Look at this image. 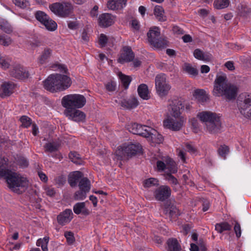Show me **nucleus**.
Segmentation results:
<instances>
[{"mask_svg": "<svg viewBox=\"0 0 251 251\" xmlns=\"http://www.w3.org/2000/svg\"><path fill=\"white\" fill-rule=\"evenodd\" d=\"M14 88L12 83H3L0 87V96L2 98L9 96L13 93Z\"/></svg>", "mask_w": 251, "mask_h": 251, "instance_id": "6ab92c4d", "label": "nucleus"}, {"mask_svg": "<svg viewBox=\"0 0 251 251\" xmlns=\"http://www.w3.org/2000/svg\"><path fill=\"white\" fill-rule=\"evenodd\" d=\"M150 127L136 123H131L126 126V128L129 132L145 138L149 135Z\"/></svg>", "mask_w": 251, "mask_h": 251, "instance_id": "1a4fd4ad", "label": "nucleus"}, {"mask_svg": "<svg viewBox=\"0 0 251 251\" xmlns=\"http://www.w3.org/2000/svg\"><path fill=\"white\" fill-rule=\"evenodd\" d=\"M229 0H216L214 5L216 8L220 9L227 7L229 4Z\"/></svg>", "mask_w": 251, "mask_h": 251, "instance_id": "a19ab883", "label": "nucleus"}, {"mask_svg": "<svg viewBox=\"0 0 251 251\" xmlns=\"http://www.w3.org/2000/svg\"><path fill=\"white\" fill-rule=\"evenodd\" d=\"M79 189L89 192L90 189V181L87 177H82L78 183Z\"/></svg>", "mask_w": 251, "mask_h": 251, "instance_id": "f704fd0d", "label": "nucleus"}, {"mask_svg": "<svg viewBox=\"0 0 251 251\" xmlns=\"http://www.w3.org/2000/svg\"><path fill=\"white\" fill-rule=\"evenodd\" d=\"M10 75L16 78L23 79L28 77V72L21 65L16 64L9 71Z\"/></svg>", "mask_w": 251, "mask_h": 251, "instance_id": "ddd939ff", "label": "nucleus"}, {"mask_svg": "<svg viewBox=\"0 0 251 251\" xmlns=\"http://www.w3.org/2000/svg\"><path fill=\"white\" fill-rule=\"evenodd\" d=\"M52 50L48 48H46L43 51L41 55L38 58V62L40 64L45 63L47 60L50 57Z\"/></svg>", "mask_w": 251, "mask_h": 251, "instance_id": "c756f323", "label": "nucleus"}, {"mask_svg": "<svg viewBox=\"0 0 251 251\" xmlns=\"http://www.w3.org/2000/svg\"><path fill=\"white\" fill-rule=\"evenodd\" d=\"M167 251H181V247L176 238H169L167 241Z\"/></svg>", "mask_w": 251, "mask_h": 251, "instance_id": "393cba45", "label": "nucleus"}, {"mask_svg": "<svg viewBox=\"0 0 251 251\" xmlns=\"http://www.w3.org/2000/svg\"><path fill=\"white\" fill-rule=\"evenodd\" d=\"M64 236L66 238L67 242L69 245H72L75 242V238L73 232L70 231L65 232Z\"/></svg>", "mask_w": 251, "mask_h": 251, "instance_id": "09e8293b", "label": "nucleus"}, {"mask_svg": "<svg viewBox=\"0 0 251 251\" xmlns=\"http://www.w3.org/2000/svg\"><path fill=\"white\" fill-rule=\"evenodd\" d=\"M70 159L74 163L77 165L83 164V160L80 155L77 152L71 151L69 154Z\"/></svg>", "mask_w": 251, "mask_h": 251, "instance_id": "473e14b6", "label": "nucleus"}, {"mask_svg": "<svg viewBox=\"0 0 251 251\" xmlns=\"http://www.w3.org/2000/svg\"><path fill=\"white\" fill-rule=\"evenodd\" d=\"M164 206V213L168 215L171 219L175 218L177 216L178 210L176 206L171 204L169 201H167Z\"/></svg>", "mask_w": 251, "mask_h": 251, "instance_id": "aec40b11", "label": "nucleus"}, {"mask_svg": "<svg viewBox=\"0 0 251 251\" xmlns=\"http://www.w3.org/2000/svg\"><path fill=\"white\" fill-rule=\"evenodd\" d=\"M71 84L72 81L70 77L58 74L50 75L44 81L45 88L51 92L65 90L68 89Z\"/></svg>", "mask_w": 251, "mask_h": 251, "instance_id": "f03ea898", "label": "nucleus"}, {"mask_svg": "<svg viewBox=\"0 0 251 251\" xmlns=\"http://www.w3.org/2000/svg\"><path fill=\"white\" fill-rule=\"evenodd\" d=\"M238 88L229 83L226 75H217L214 81L213 94L216 97H223L230 100L236 98Z\"/></svg>", "mask_w": 251, "mask_h": 251, "instance_id": "f257e3e1", "label": "nucleus"}, {"mask_svg": "<svg viewBox=\"0 0 251 251\" xmlns=\"http://www.w3.org/2000/svg\"><path fill=\"white\" fill-rule=\"evenodd\" d=\"M158 179L152 177L145 180L143 182V185L146 188H150L154 186H158Z\"/></svg>", "mask_w": 251, "mask_h": 251, "instance_id": "79ce46f5", "label": "nucleus"}, {"mask_svg": "<svg viewBox=\"0 0 251 251\" xmlns=\"http://www.w3.org/2000/svg\"><path fill=\"white\" fill-rule=\"evenodd\" d=\"M49 8L52 12L59 16H60V15H65L67 13L66 11L67 10H66L65 12H61L63 11L61 10V8H62V4L61 2L52 3L49 6Z\"/></svg>", "mask_w": 251, "mask_h": 251, "instance_id": "c85d7f7f", "label": "nucleus"}, {"mask_svg": "<svg viewBox=\"0 0 251 251\" xmlns=\"http://www.w3.org/2000/svg\"><path fill=\"white\" fill-rule=\"evenodd\" d=\"M185 101L182 99H176L172 100L170 104L171 107V114L175 118L180 117V110L184 109Z\"/></svg>", "mask_w": 251, "mask_h": 251, "instance_id": "4468645a", "label": "nucleus"}, {"mask_svg": "<svg viewBox=\"0 0 251 251\" xmlns=\"http://www.w3.org/2000/svg\"><path fill=\"white\" fill-rule=\"evenodd\" d=\"M43 25L50 31L55 30L57 26L56 23L50 17L48 18V21H46L45 23L43 24Z\"/></svg>", "mask_w": 251, "mask_h": 251, "instance_id": "ea45409f", "label": "nucleus"}, {"mask_svg": "<svg viewBox=\"0 0 251 251\" xmlns=\"http://www.w3.org/2000/svg\"><path fill=\"white\" fill-rule=\"evenodd\" d=\"M183 122L182 118L178 120L170 118L164 121V126L173 131H178L181 128Z\"/></svg>", "mask_w": 251, "mask_h": 251, "instance_id": "2eb2a0df", "label": "nucleus"}, {"mask_svg": "<svg viewBox=\"0 0 251 251\" xmlns=\"http://www.w3.org/2000/svg\"><path fill=\"white\" fill-rule=\"evenodd\" d=\"M108 41L107 36L104 34H101L99 37V44L101 47H105Z\"/></svg>", "mask_w": 251, "mask_h": 251, "instance_id": "4d7b16f0", "label": "nucleus"}, {"mask_svg": "<svg viewBox=\"0 0 251 251\" xmlns=\"http://www.w3.org/2000/svg\"><path fill=\"white\" fill-rule=\"evenodd\" d=\"M18 164L21 167H26L28 165V161L23 157H19L17 160Z\"/></svg>", "mask_w": 251, "mask_h": 251, "instance_id": "6e6d98bb", "label": "nucleus"}, {"mask_svg": "<svg viewBox=\"0 0 251 251\" xmlns=\"http://www.w3.org/2000/svg\"><path fill=\"white\" fill-rule=\"evenodd\" d=\"M0 174L5 179L9 188L14 192L21 194L28 186L26 178L20 176L17 173L9 170H2Z\"/></svg>", "mask_w": 251, "mask_h": 251, "instance_id": "7ed1b4c3", "label": "nucleus"}, {"mask_svg": "<svg viewBox=\"0 0 251 251\" xmlns=\"http://www.w3.org/2000/svg\"><path fill=\"white\" fill-rule=\"evenodd\" d=\"M54 181L59 186H62L65 183L66 179L63 176H59L54 179Z\"/></svg>", "mask_w": 251, "mask_h": 251, "instance_id": "13d9d810", "label": "nucleus"}, {"mask_svg": "<svg viewBox=\"0 0 251 251\" xmlns=\"http://www.w3.org/2000/svg\"><path fill=\"white\" fill-rule=\"evenodd\" d=\"M237 9L238 14L241 17L247 18L251 16V7L245 2L240 3Z\"/></svg>", "mask_w": 251, "mask_h": 251, "instance_id": "412c9836", "label": "nucleus"}, {"mask_svg": "<svg viewBox=\"0 0 251 251\" xmlns=\"http://www.w3.org/2000/svg\"><path fill=\"white\" fill-rule=\"evenodd\" d=\"M10 61L9 59L5 57H0V65L4 69H7L9 67Z\"/></svg>", "mask_w": 251, "mask_h": 251, "instance_id": "603ef678", "label": "nucleus"}, {"mask_svg": "<svg viewBox=\"0 0 251 251\" xmlns=\"http://www.w3.org/2000/svg\"><path fill=\"white\" fill-rule=\"evenodd\" d=\"M212 58V55L211 54L208 52H203V55L201 57V60L203 61H210Z\"/></svg>", "mask_w": 251, "mask_h": 251, "instance_id": "338daca9", "label": "nucleus"}, {"mask_svg": "<svg viewBox=\"0 0 251 251\" xmlns=\"http://www.w3.org/2000/svg\"><path fill=\"white\" fill-rule=\"evenodd\" d=\"M20 121L22 123V126L25 128L29 127L31 125V120L27 116H22L20 118Z\"/></svg>", "mask_w": 251, "mask_h": 251, "instance_id": "8fccbe9b", "label": "nucleus"}, {"mask_svg": "<svg viewBox=\"0 0 251 251\" xmlns=\"http://www.w3.org/2000/svg\"><path fill=\"white\" fill-rule=\"evenodd\" d=\"M73 218V213L72 210L66 209L57 216V221L60 225L63 226L70 223Z\"/></svg>", "mask_w": 251, "mask_h": 251, "instance_id": "dca6fc26", "label": "nucleus"}, {"mask_svg": "<svg viewBox=\"0 0 251 251\" xmlns=\"http://www.w3.org/2000/svg\"><path fill=\"white\" fill-rule=\"evenodd\" d=\"M159 29L157 27L151 28L147 33L148 41L150 44L157 49H162L168 46V42L160 37Z\"/></svg>", "mask_w": 251, "mask_h": 251, "instance_id": "423d86ee", "label": "nucleus"}, {"mask_svg": "<svg viewBox=\"0 0 251 251\" xmlns=\"http://www.w3.org/2000/svg\"><path fill=\"white\" fill-rule=\"evenodd\" d=\"M0 28L6 33L9 34L13 31V28L10 24L5 19L0 17Z\"/></svg>", "mask_w": 251, "mask_h": 251, "instance_id": "7c9ffc66", "label": "nucleus"}, {"mask_svg": "<svg viewBox=\"0 0 251 251\" xmlns=\"http://www.w3.org/2000/svg\"><path fill=\"white\" fill-rule=\"evenodd\" d=\"M105 88L108 91L112 92L116 90V84L114 81H110L107 82L105 85Z\"/></svg>", "mask_w": 251, "mask_h": 251, "instance_id": "864d4df0", "label": "nucleus"}, {"mask_svg": "<svg viewBox=\"0 0 251 251\" xmlns=\"http://www.w3.org/2000/svg\"><path fill=\"white\" fill-rule=\"evenodd\" d=\"M198 117L201 121L205 123L207 131L211 134H217L221 132L222 124L220 117L215 113L203 111L199 113Z\"/></svg>", "mask_w": 251, "mask_h": 251, "instance_id": "20e7f679", "label": "nucleus"}, {"mask_svg": "<svg viewBox=\"0 0 251 251\" xmlns=\"http://www.w3.org/2000/svg\"><path fill=\"white\" fill-rule=\"evenodd\" d=\"M156 166L157 169L159 171H164L166 168V164L164 162L162 161H157L156 163Z\"/></svg>", "mask_w": 251, "mask_h": 251, "instance_id": "69168bd1", "label": "nucleus"}, {"mask_svg": "<svg viewBox=\"0 0 251 251\" xmlns=\"http://www.w3.org/2000/svg\"><path fill=\"white\" fill-rule=\"evenodd\" d=\"M149 135L146 136V138H149L152 142L156 144H160L163 141V137L162 135L159 134L156 130L150 127L148 132Z\"/></svg>", "mask_w": 251, "mask_h": 251, "instance_id": "5701e85b", "label": "nucleus"}, {"mask_svg": "<svg viewBox=\"0 0 251 251\" xmlns=\"http://www.w3.org/2000/svg\"><path fill=\"white\" fill-rule=\"evenodd\" d=\"M234 230L235 231V233L236 234V237L239 238L241 235V226L240 224L238 222H236L234 227Z\"/></svg>", "mask_w": 251, "mask_h": 251, "instance_id": "bf43d9fd", "label": "nucleus"}, {"mask_svg": "<svg viewBox=\"0 0 251 251\" xmlns=\"http://www.w3.org/2000/svg\"><path fill=\"white\" fill-rule=\"evenodd\" d=\"M245 114H241L245 118L251 119V107H249L248 109L245 110Z\"/></svg>", "mask_w": 251, "mask_h": 251, "instance_id": "774afa93", "label": "nucleus"}, {"mask_svg": "<svg viewBox=\"0 0 251 251\" xmlns=\"http://www.w3.org/2000/svg\"><path fill=\"white\" fill-rule=\"evenodd\" d=\"M46 152H53L57 151L59 148V144L56 142H49L44 145Z\"/></svg>", "mask_w": 251, "mask_h": 251, "instance_id": "e433bc0d", "label": "nucleus"}, {"mask_svg": "<svg viewBox=\"0 0 251 251\" xmlns=\"http://www.w3.org/2000/svg\"><path fill=\"white\" fill-rule=\"evenodd\" d=\"M131 25L133 28L136 30H138L140 29V26L139 23L137 19H133L131 21Z\"/></svg>", "mask_w": 251, "mask_h": 251, "instance_id": "0e129e2a", "label": "nucleus"}, {"mask_svg": "<svg viewBox=\"0 0 251 251\" xmlns=\"http://www.w3.org/2000/svg\"><path fill=\"white\" fill-rule=\"evenodd\" d=\"M82 173L79 171L74 172L73 173L70 174L68 182L70 186L72 187H76L77 185V183L79 182V181L82 178Z\"/></svg>", "mask_w": 251, "mask_h": 251, "instance_id": "b1692460", "label": "nucleus"}, {"mask_svg": "<svg viewBox=\"0 0 251 251\" xmlns=\"http://www.w3.org/2000/svg\"><path fill=\"white\" fill-rule=\"evenodd\" d=\"M237 104L240 113L245 114V110L251 107V95H240L237 100Z\"/></svg>", "mask_w": 251, "mask_h": 251, "instance_id": "9b49d317", "label": "nucleus"}, {"mask_svg": "<svg viewBox=\"0 0 251 251\" xmlns=\"http://www.w3.org/2000/svg\"><path fill=\"white\" fill-rule=\"evenodd\" d=\"M191 122L192 126L193 127L194 131L195 133H197L199 130L198 123L197 120H196L195 118H193L191 119Z\"/></svg>", "mask_w": 251, "mask_h": 251, "instance_id": "680f3d73", "label": "nucleus"}, {"mask_svg": "<svg viewBox=\"0 0 251 251\" xmlns=\"http://www.w3.org/2000/svg\"><path fill=\"white\" fill-rule=\"evenodd\" d=\"M86 102L84 96L79 94L68 95L64 96L62 100V104L66 109L81 108Z\"/></svg>", "mask_w": 251, "mask_h": 251, "instance_id": "39448f33", "label": "nucleus"}, {"mask_svg": "<svg viewBox=\"0 0 251 251\" xmlns=\"http://www.w3.org/2000/svg\"><path fill=\"white\" fill-rule=\"evenodd\" d=\"M64 114L69 119L77 122L83 121L86 117V115L83 112L74 108L66 109Z\"/></svg>", "mask_w": 251, "mask_h": 251, "instance_id": "9d476101", "label": "nucleus"}, {"mask_svg": "<svg viewBox=\"0 0 251 251\" xmlns=\"http://www.w3.org/2000/svg\"><path fill=\"white\" fill-rule=\"evenodd\" d=\"M119 77L125 88L127 89L131 81V78L129 76L126 75L122 73L119 75Z\"/></svg>", "mask_w": 251, "mask_h": 251, "instance_id": "a18cd8bd", "label": "nucleus"}, {"mask_svg": "<svg viewBox=\"0 0 251 251\" xmlns=\"http://www.w3.org/2000/svg\"><path fill=\"white\" fill-rule=\"evenodd\" d=\"M134 57V53L130 47L126 46L124 48V52L119 58V62L123 63L132 61Z\"/></svg>", "mask_w": 251, "mask_h": 251, "instance_id": "a211bd4d", "label": "nucleus"}, {"mask_svg": "<svg viewBox=\"0 0 251 251\" xmlns=\"http://www.w3.org/2000/svg\"><path fill=\"white\" fill-rule=\"evenodd\" d=\"M61 3L62 4V8H61V10H62V11H64V12H65L66 10L67 11H66L67 13L63 15H60V17H68L73 11V5L70 2H61Z\"/></svg>", "mask_w": 251, "mask_h": 251, "instance_id": "c9c22d12", "label": "nucleus"}, {"mask_svg": "<svg viewBox=\"0 0 251 251\" xmlns=\"http://www.w3.org/2000/svg\"><path fill=\"white\" fill-rule=\"evenodd\" d=\"M154 14L159 21L164 22L166 21V17L164 15V11L162 6H155L154 8Z\"/></svg>", "mask_w": 251, "mask_h": 251, "instance_id": "cd10ccee", "label": "nucleus"}, {"mask_svg": "<svg viewBox=\"0 0 251 251\" xmlns=\"http://www.w3.org/2000/svg\"><path fill=\"white\" fill-rule=\"evenodd\" d=\"M88 192L85 190H80L76 191L74 195V199L75 200H83L86 197V193Z\"/></svg>", "mask_w": 251, "mask_h": 251, "instance_id": "3c124183", "label": "nucleus"}, {"mask_svg": "<svg viewBox=\"0 0 251 251\" xmlns=\"http://www.w3.org/2000/svg\"><path fill=\"white\" fill-rule=\"evenodd\" d=\"M141 150L139 144H130L123 145L119 147L116 153L121 160H127L129 157L136 154Z\"/></svg>", "mask_w": 251, "mask_h": 251, "instance_id": "0eeeda50", "label": "nucleus"}, {"mask_svg": "<svg viewBox=\"0 0 251 251\" xmlns=\"http://www.w3.org/2000/svg\"><path fill=\"white\" fill-rule=\"evenodd\" d=\"M114 17L109 13H103L100 15L98 21L99 25L102 27L111 26L114 23Z\"/></svg>", "mask_w": 251, "mask_h": 251, "instance_id": "f3484780", "label": "nucleus"}, {"mask_svg": "<svg viewBox=\"0 0 251 251\" xmlns=\"http://www.w3.org/2000/svg\"><path fill=\"white\" fill-rule=\"evenodd\" d=\"M183 69L186 73L192 76H196L198 74L197 69L188 63L184 64Z\"/></svg>", "mask_w": 251, "mask_h": 251, "instance_id": "4c0bfd02", "label": "nucleus"}, {"mask_svg": "<svg viewBox=\"0 0 251 251\" xmlns=\"http://www.w3.org/2000/svg\"><path fill=\"white\" fill-rule=\"evenodd\" d=\"M12 43V40L9 36L5 34L0 35V44L4 46H8Z\"/></svg>", "mask_w": 251, "mask_h": 251, "instance_id": "49530a36", "label": "nucleus"}, {"mask_svg": "<svg viewBox=\"0 0 251 251\" xmlns=\"http://www.w3.org/2000/svg\"><path fill=\"white\" fill-rule=\"evenodd\" d=\"M107 5V7L111 10L122 9L125 6L120 0H110L108 1Z\"/></svg>", "mask_w": 251, "mask_h": 251, "instance_id": "2f4dec72", "label": "nucleus"}, {"mask_svg": "<svg viewBox=\"0 0 251 251\" xmlns=\"http://www.w3.org/2000/svg\"><path fill=\"white\" fill-rule=\"evenodd\" d=\"M231 229V226L227 222H222L216 224L215 225V230L220 233L224 231L230 230Z\"/></svg>", "mask_w": 251, "mask_h": 251, "instance_id": "72a5a7b5", "label": "nucleus"}, {"mask_svg": "<svg viewBox=\"0 0 251 251\" xmlns=\"http://www.w3.org/2000/svg\"><path fill=\"white\" fill-rule=\"evenodd\" d=\"M14 3L21 8H25L28 4V2L25 0H13Z\"/></svg>", "mask_w": 251, "mask_h": 251, "instance_id": "5fc2aeb1", "label": "nucleus"}, {"mask_svg": "<svg viewBox=\"0 0 251 251\" xmlns=\"http://www.w3.org/2000/svg\"><path fill=\"white\" fill-rule=\"evenodd\" d=\"M35 16L36 19L43 25L46 21H48L50 17L45 12L41 11H37L35 14Z\"/></svg>", "mask_w": 251, "mask_h": 251, "instance_id": "58836bf2", "label": "nucleus"}, {"mask_svg": "<svg viewBox=\"0 0 251 251\" xmlns=\"http://www.w3.org/2000/svg\"><path fill=\"white\" fill-rule=\"evenodd\" d=\"M49 241V237L48 236H46L44 237L43 239H39L37 240L36 242V245L37 246H41L42 247V245L44 244V243L47 242V243H48Z\"/></svg>", "mask_w": 251, "mask_h": 251, "instance_id": "052dcab7", "label": "nucleus"}, {"mask_svg": "<svg viewBox=\"0 0 251 251\" xmlns=\"http://www.w3.org/2000/svg\"><path fill=\"white\" fill-rule=\"evenodd\" d=\"M194 96L197 98L206 100L207 97L205 96V91L203 89H196L194 93Z\"/></svg>", "mask_w": 251, "mask_h": 251, "instance_id": "de8ad7c7", "label": "nucleus"}, {"mask_svg": "<svg viewBox=\"0 0 251 251\" xmlns=\"http://www.w3.org/2000/svg\"><path fill=\"white\" fill-rule=\"evenodd\" d=\"M171 195V189L167 185H161L154 192V196L157 201H163L168 199Z\"/></svg>", "mask_w": 251, "mask_h": 251, "instance_id": "f8f14e48", "label": "nucleus"}, {"mask_svg": "<svg viewBox=\"0 0 251 251\" xmlns=\"http://www.w3.org/2000/svg\"><path fill=\"white\" fill-rule=\"evenodd\" d=\"M165 178L172 185V186L174 188V189L176 191V186L178 184L177 179L171 173H167L165 176Z\"/></svg>", "mask_w": 251, "mask_h": 251, "instance_id": "37998d69", "label": "nucleus"}, {"mask_svg": "<svg viewBox=\"0 0 251 251\" xmlns=\"http://www.w3.org/2000/svg\"><path fill=\"white\" fill-rule=\"evenodd\" d=\"M122 107L126 109H132L138 105V102L135 98H131L128 100H124L121 102Z\"/></svg>", "mask_w": 251, "mask_h": 251, "instance_id": "a878e982", "label": "nucleus"}, {"mask_svg": "<svg viewBox=\"0 0 251 251\" xmlns=\"http://www.w3.org/2000/svg\"><path fill=\"white\" fill-rule=\"evenodd\" d=\"M203 51L201 50L197 49L194 51V55L195 57L199 60H201V57L203 55Z\"/></svg>", "mask_w": 251, "mask_h": 251, "instance_id": "e2e57ef3", "label": "nucleus"}, {"mask_svg": "<svg viewBox=\"0 0 251 251\" xmlns=\"http://www.w3.org/2000/svg\"><path fill=\"white\" fill-rule=\"evenodd\" d=\"M155 84L156 92L160 97L166 96L171 89V86L166 82V75L163 74L156 76Z\"/></svg>", "mask_w": 251, "mask_h": 251, "instance_id": "6e6552de", "label": "nucleus"}, {"mask_svg": "<svg viewBox=\"0 0 251 251\" xmlns=\"http://www.w3.org/2000/svg\"><path fill=\"white\" fill-rule=\"evenodd\" d=\"M73 210L74 213L77 215L81 214L84 216H88L90 213L89 210L86 207L84 202L75 203L74 205Z\"/></svg>", "mask_w": 251, "mask_h": 251, "instance_id": "4be33fe9", "label": "nucleus"}, {"mask_svg": "<svg viewBox=\"0 0 251 251\" xmlns=\"http://www.w3.org/2000/svg\"><path fill=\"white\" fill-rule=\"evenodd\" d=\"M229 151L228 147L225 145H221L218 150L219 155L224 159L226 158V155L228 153Z\"/></svg>", "mask_w": 251, "mask_h": 251, "instance_id": "c03bdc74", "label": "nucleus"}, {"mask_svg": "<svg viewBox=\"0 0 251 251\" xmlns=\"http://www.w3.org/2000/svg\"><path fill=\"white\" fill-rule=\"evenodd\" d=\"M138 93L139 96L144 100L150 98L148 86L145 84H141L138 87Z\"/></svg>", "mask_w": 251, "mask_h": 251, "instance_id": "bb28decb", "label": "nucleus"}]
</instances>
